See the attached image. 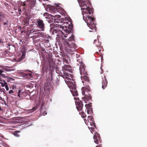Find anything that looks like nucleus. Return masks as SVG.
Returning <instances> with one entry per match:
<instances>
[{"instance_id":"nucleus-1","label":"nucleus","mask_w":147,"mask_h":147,"mask_svg":"<svg viewBox=\"0 0 147 147\" xmlns=\"http://www.w3.org/2000/svg\"><path fill=\"white\" fill-rule=\"evenodd\" d=\"M78 2L82 10L83 19L86 23L88 27L92 30L94 29L96 31L94 20L92 16L93 11L92 9L89 7L88 0H78Z\"/></svg>"},{"instance_id":"nucleus-2","label":"nucleus","mask_w":147,"mask_h":147,"mask_svg":"<svg viewBox=\"0 0 147 147\" xmlns=\"http://www.w3.org/2000/svg\"><path fill=\"white\" fill-rule=\"evenodd\" d=\"M58 27L62 28L60 32L64 44L69 47L70 51L72 52L75 51L76 46L74 42H72L74 41V35L71 33L72 26L68 24L65 25L63 24L62 25L58 24Z\"/></svg>"},{"instance_id":"nucleus-3","label":"nucleus","mask_w":147,"mask_h":147,"mask_svg":"<svg viewBox=\"0 0 147 147\" xmlns=\"http://www.w3.org/2000/svg\"><path fill=\"white\" fill-rule=\"evenodd\" d=\"M63 74L64 75L63 76V77L64 79H66L67 80H65V81L67 85L69 88L75 90L76 89L75 82H74L73 80H71L70 78V77L72 78L71 75L65 72H64Z\"/></svg>"},{"instance_id":"nucleus-4","label":"nucleus","mask_w":147,"mask_h":147,"mask_svg":"<svg viewBox=\"0 0 147 147\" xmlns=\"http://www.w3.org/2000/svg\"><path fill=\"white\" fill-rule=\"evenodd\" d=\"M82 95L85 96L84 97H82V99H84L85 102L86 103V101L88 100L91 99L90 95L88 93V92L90 91L89 87L87 86L86 87H82Z\"/></svg>"},{"instance_id":"nucleus-5","label":"nucleus","mask_w":147,"mask_h":147,"mask_svg":"<svg viewBox=\"0 0 147 147\" xmlns=\"http://www.w3.org/2000/svg\"><path fill=\"white\" fill-rule=\"evenodd\" d=\"M80 71L81 75V77L82 83H84L83 80L86 82L88 81L89 80L88 78V77L86 76L87 74L85 70L84 66L82 63L80 66Z\"/></svg>"},{"instance_id":"nucleus-6","label":"nucleus","mask_w":147,"mask_h":147,"mask_svg":"<svg viewBox=\"0 0 147 147\" xmlns=\"http://www.w3.org/2000/svg\"><path fill=\"white\" fill-rule=\"evenodd\" d=\"M36 26L37 27L42 31H44L45 28V24L43 21L39 19L36 20Z\"/></svg>"},{"instance_id":"nucleus-7","label":"nucleus","mask_w":147,"mask_h":147,"mask_svg":"<svg viewBox=\"0 0 147 147\" xmlns=\"http://www.w3.org/2000/svg\"><path fill=\"white\" fill-rule=\"evenodd\" d=\"M8 71V69L5 68L3 67V69H0V75L3 77L7 78L8 82H11V80L13 81L14 80L12 78L8 77L6 76L7 73L5 71Z\"/></svg>"},{"instance_id":"nucleus-8","label":"nucleus","mask_w":147,"mask_h":147,"mask_svg":"<svg viewBox=\"0 0 147 147\" xmlns=\"http://www.w3.org/2000/svg\"><path fill=\"white\" fill-rule=\"evenodd\" d=\"M76 108L78 111H80L82 109L83 104L81 101L79 100L78 98H76Z\"/></svg>"},{"instance_id":"nucleus-9","label":"nucleus","mask_w":147,"mask_h":147,"mask_svg":"<svg viewBox=\"0 0 147 147\" xmlns=\"http://www.w3.org/2000/svg\"><path fill=\"white\" fill-rule=\"evenodd\" d=\"M100 138V135L97 133H96L94 136L93 139L94 140V142L96 143L97 144H98V139Z\"/></svg>"},{"instance_id":"nucleus-10","label":"nucleus","mask_w":147,"mask_h":147,"mask_svg":"<svg viewBox=\"0 0 147 147\" xmlns=\"http://www.w3.org/2000/svg\"><path fill=\"white\" fill-rule=\"evenodd\" d=\"M107 84V82L106 80V78L104 77L102 78V88L104 89L106 87Z\"/></svg>"},{"instance_id":"nucleus-11","label":"nucleus","mask_w":147,"mask_h":147,"mask_svg":"<svg viewBox=\"0 0 147 147\" xmlns=\"http://www.w3.org/2000/svg\"><path fill=\"white\" fill-rule=\"evenodd\" d=\"M54 24H51L50 26V32L53 34H55L57 33V31L55 29H54L53 27L54 26Z\"/></svg>"},{"instance_id":"nucleus-12","label":"nucleus","mask_w":147,"mask_h":147,"mask_svg":"<svg viewBox=\"0 0 147 147\" xmlns=\"http://www.w3.org/2000/svg\"><path fill=\"white\" fill-rule=\"evenodd\" d=\"M85 122L87 125H88V123L90 121H93L92 117L91 116H88L87 120H86V119H84Z\"/></svg>"},{"instance_id":"nucleus-13","label":"nucleus","mask_w":147,"mask_h":147,"mask_svg":"<svg viewBox=\"0 0 147 147\" xmlns=\"http://www.w3.org/2000/svg\"><path fill=\"white\" fill-rule=\"evenodd\" d=\"M48 61L49 62L50 67V68H51L54 65L53 60L51 57H49L48 59Z\"/></svg>"},{"instance_id":"nucleus-14","label":"nucleus","mask_w":147,"mask_h":147,"mask_svg":"<svg viewBox=\"0 0 147 147\" xmlns=\"http://www.w3.org/2000/svg\"><path fill=\"white\" fill-rule=\"evenodd\" d=\"M36 107L33 108L32 109L27 110L25 111V113H30L32 112L33 111H35L36 109Z\"/></svg>"},{"instance_id":"nucleus-15","label":"nucleus","mask_w":147,"mask_h":147,"mask_svg":"<svg viewBox=\"0 0 147 147\" xmlns=\"http://www.w3.org/2000/svg\"><path fill=\"white\" fill-rule=\"evenodd\" d=\"M70 88L73 90H70L73 96H77L78 95L77 92V91L75 90H75H74L71 88Z\"/></svg>"},{"instance_id":"nucleus-16","label":"nucleus","mask_w":147,"mask_h":147,"mask_svg":"<svg viewBox=\"0 0 147 147\" xmlns=\"http://www.w3.org/2000/svg\"><path fill=\"white\" fill-rule=\"evenodd\" d=\"M86 109H87V113H88L90 109V107H91V104H86L85 105Z\"/></svg>"},{"instance_id":"nucleus-17","label":"nucleus","mask_w":147,"mask_h":147,"mask_svg":"<svg viewBox=\"0 0 147 147\" xmlns=\"http://www.w3.org/2000/svg\"><path fill=\"white\" fill-rule=\"evenodd\" d=\"M51 86L49 85V83L47 82L45 84V90H48L50 88Z\"/></svg>"},{"instance_id":"nucleus-18","label":"nucleus","mask_w":147,"mask_h":147,"mask_svg":"<svg viewBox=\"0 0 147 147\" xmlns=\"http://www.w3.org/2000/svg\"><path fill=\"white\" fill-rule=\"evenodd\" d=\"M0 84H1L2 87L5 86L7 84V83L4 80H0Z\"/></svg>"},{"instance_id":"nucleus-19","label":"nucleus","mask_w":147,"mask_h":147,"mask_svg":"<svg viewBox=\"0 0 147 147\" xmlns=\"http://www.w3.org/2000/svg\"><path fill=\"white\" fill-rule=\"evenodd\" d=\"M71 67L70 66L68 65H65L64 66V69L66 71H69L71 69Z\"/></svg>"},{"instance_id":"nucleus-20","label":"nucleus","mask_w":147,"mask_h":147,"mask_svg":"<svg viewBox=\"0 0 147 147\" xmlns=\"http://www.w3.org/2000/svg\"><path fill=\"white\" fill-rule=\"evenodd\" d=\"M89 124H90L91 126H94V127H95V124L93 121H90V122L88 123V125Z\"/></svg>"},{"instance_id":"nucleus-21","label":"nucleus","mask_w":147,"mask_h":147,"mask_svg":"<svg viewBox=\"0 0 147 147\" xmlns=\"http://www.w3.org/2000/svg\"><path fill=\"white\" fill-rule=\"evenodd\" d=\"M13 134L16 137H19L20 136V135L18 134L16 132H15L13 133Z\"/></svg>"},{"instance_id":"nucleus-22","label":"nucleus","mask_w":147,"mask_h":147,"mask_svg":"<svg viewBox=\"0 0 147 147\" xmlns=\"http://www.w3.org/2000/svg\"><path fill=\"white\" fill-rule=\"evenodd\" d=\"M82 116L83 118H85L86 117V115H85V114L83 111L81 112Z\"/></svg>"},{"instance_id":"nucleus-23","label":"nucleus","mask_w":147,"mask_h":147,"mask_svg":"<svg viewBox=\"0 0 147 147\" xmlns=\"http://www.w3.org/2000/svg\"><path fill=\"white\" fill-rule=\"evenodd\" d=\"M44 16H47V17H46L45 18H47V16H48V13H45L44 14Z\"/></svg>"},{"instance_id":"nucleus-24","label":"nucleus","mask_w":147,"mask_h":147,"mask_svg":"<svg viewBox=\"0 0 147 147\" xmlns=\"http://www.w3.org/2000/svg\"><path fill=\"white\" fill-rule=\"evenodd\" d=\"M5 86V88L6 90L7 91L8 90H9V87L8 86L7 84Z\"/></svg>"},{"instance_id":"nucleus-25","label":"nucleus","mask_w":147,"mask_h":147,"mask_svg":"<svg viewBox=\"0 0 147 147\" xmlns=\"http://www.w3.org/2000/svg\"><path fill=\"white\" fill-rule=\"evenodd\" d=\"M3 16V14H1L0 12V20H1V18H2V17Z\"/></svg>"},{"instance_id":"nucleus-26","label":"nucleus","mask_w":147,"mask_h":147,"mask_svg":"<svg viewBox=\"0 0 147 147\" xmlns=\"http://www.w3.org/2000/svg\"><path fill=\"white\" fill-rule=\"evenodd\" d=\"M13 90H9V94H10L13 93Z\"/></svg>"},{"instance_id":"nucleus-27","label":"nucleus","mask_w":147,"mask_h":147,"mask_svg":"<svg viewBox=\"0 0 147 147\" xmlns=\"http://www.w3.org/2000/svg\"><path fill=\"white\" fill-rule=\"evenodd\" d=\"M26 75L27 76H29L31 77L32 76V74L31 73H28V74H27Z\"/></svg>"},{"instance_id":"nucleus-28","label":"nucleus","mask_w":147,"mask_h":147,"mask_svg":"<svg viewBox=\"0 0 147 147\" xmlns=\"http://www.w3.org/2000/svg\"><path fill=\"white\" fill-rule=\"evenodd\" d=\"M18 93H19V94H21V90H19L18 91ZM22 93V92H21V93Z\"/></svg>"},{"instance_id":"nucleus-29","label":"nucleus","mask_w":147,"mask_h":147,"mask_svg":"<svg viewBox=\"0 0 147 147\" xmlns=\"http://www.w3.org/2000/svg\"><path fill=\"white\" fill-rule=\"evenodd\" d=\"M20 94H19V93H18V96L19 97H21V96H20Z\"/></svg>"},{"instance_id":"nucleus-30","label":"nucleus","mask_w":147,"mask_h":147,"mask_svg":"<svg viewBox=\"0 0 147 147\" xmlns=\"http://www.w3.org/2000/svg\"><path fill=\"white\" fill-rule=\"evenodd\" d=\"M77 61H79V63L80 62H81V60L80 59H77Z\"/></svg>"},{"instance_id":"nucleus-31","label":"nucleus","mask_w":147,"mask_h":147,"mask_svg":"<svg viewBox=\"0 0 147 147\" xmlns=\"http://www.w3.org/2000/svg\"><path fill=\"white\" fill-rule=\"evenodd\" d=\"M33 30H32L31 31H30V33H33L34 32V31H33Z\"/></svg>"},{"instance_id":"nucleus-32","label":"nucleus","mask_w":147,"mask_h":147,"mask_svg":"<svg viewBox=\"0 0 147 147\" xmlns=\"http://www.w3.org/2000/svg\"><path fill=\"white\" fill-rule=\"evenodd\" d=\"M100 37V36H98L97 37V38H98H98H99Z\"/></svg>"},{"instance_id":"nucleus-33","label":"nucleus","mask_w":147,"mask_h":147,"mask_svg":"<svg viewBox=\"0 0 147 147\" xmlns=\"http://www.w3.org/2000/svg\"><path fill=\"white\" fill-rule=\"evenodd\" d=\"M7 24V23H4V25H5V24Z\"/></svg>"},{"instance_id":"nucleus-34","label":"nucleus","mask_w":147,"mask_h":147,"mask_svg":"<svg viewBox=\"0 0 147 147\" xmlns=\"http://www.w3.org/2000/svg\"><path fill=\"white\" fill-rule=\"evenodd\" d=\"M2 42L0 40V43H1Z\"/></svg>"},{"instance_id":"nucleus-35","label":"nucleus","mask_w":147,"mask_h":147,"mask_svg":"<svg viewBox=\"0 0 147 147\" xmlns=\"http://www.w3.org/2000/svg\"><path fill=\"white\" fill-rule=\"evenodd\" d=\"M76 55H76V57H78V56H79V55H77V54H76Z\"/></svg>"},{"instance_id":"nucleus-36","label":"nucleus","mask_w":147,"mask_h":147,"mask_svg":"<svg viewBox=\"0 0 147 147\" xmlns=\"http://www.w3.org/2000/svg\"><path fill=\"white\" fill-rule=\"evenodd\" d=\"M91 128L92 129H91V130H92V129H93V127H91Z\"/></svg>"},{"instance_id":"nucleus-37","label":"nucleus","mask_w":147,"mask_h":147,"mask_svg":"<svg viewBox=\"0 0 147 147\" xmlns=\"http://www.w3.org/2000/svg\"><path fill=\"white\" fill-rule=\"evenodd\" d=\"M96 147H101L100 146H96Z\"/></svg>"},{"instance_id":"nucleus-38","label":"nucleus","mask_w":147,"mask_h":147,"mask_svg":"<svg viewBox=\"0 0 147 147\" xmlns=\"http://www.w3.org/2000/svg\"><path fill=\"white\" fill-rule=\"evenodd\" d=\"M96 40H94V42H95Z\"/></svg>"},{"instance_id":"nucleus-39","label":"nucleus","mask_w":147,"mask_h":147,"mask_svg":"<svg viewBox=\"0 0 147 147\" xmlns=\"http://www.w3.org/2000/svg\"><path fill=\"white\" fill-rule=\"evenodd\" d=\"M90 131L92 133L91 130H90Z\"/></svg>"},{"instance_id":"nucleus-40","label":"nucleus","mask_w":147,"mask_h":147,"mask_svg":"<svg viewBox=\"0 0 147 147\" xmlns=\"http://www.w3.org/2000/svg\"><path fill=\"white\" fill-rule=\"evenodd\" d=\"M89 32H91V30H89Z\"/></svg>"},{"instance_id":"nucleus-41","label":"nucleus","mask_w":147,"mask_h":147,"mask_svg":"<svg viewBox=\"0 0 147 147\" xmlns=\"http://www.w3.org/2000/svg\"><path fill=\"white\" fill-rule=\"evenodd\" d=\"M89 128V129H90V127H88Z\"/></svg>"}]
</instances>
